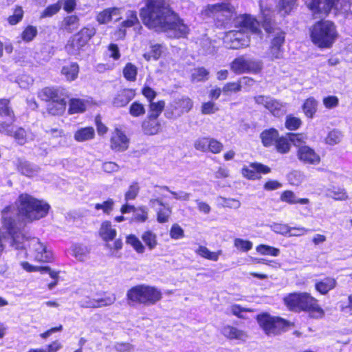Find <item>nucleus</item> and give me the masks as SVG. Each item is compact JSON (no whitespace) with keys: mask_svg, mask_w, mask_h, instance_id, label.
I'll return each instance as SVG.
<instances>
[{"mask_svg":"<svg viewBox=\"0 0 352 352\" xmlns=\"http://www.w3.org/2000/svg\"><path fill=\"white\" fill-rule=\"evenodd\" d=\"M140 15L148 28L168 34L171 38H186L190 34L189 26L166 0H146Z\"/></svg>","mask_w":352,"mask_h":352,"instance_id":"obj_1","label":"nucleus"},{"mask_svg":"<svg viewBox=\"0 0 352 352\" xmlns=\"http://www.w3.org/2000/svg\"><path fill=\"white\" fill-rule=\"evenodd\" d=\"M38 99L46 104V113L50 116H63L67 109L69 95L64 87L45 86L36 92Z\"/></svg>","mask_w":352,"mask_h":352,"instance_id":"obj_2","label":"nucleus"},{"mask_svg":"<svg viewBox=\"0 0 352 352\" xmlns=\"http://www.w3.org/2000/svg\"><path fill=\"white\" fill-rule=\"evenodd\" d=\"M15 204L18 214L28 223L45 217L51 208L50 205L43 199H37L26 192L21 193Z\"/></svg>","mask_w":352,"mask_h":352,"instance_id":"obj_3","label":"nucleus"},{"mask_svg":"<svg viewBox=\"0 0 352 352\" xmlns=\"http://www.w3.org/2000/svg\"><path fill=\"white\" fill-rule=\"evenodd\" d=\"M312 43L319 49H330L339 37L336 23L329 19H321L309 28Z\"/></svg>","mask_w":352,"mask_h":352,"instance_id":"obj_4","label":"nucleus"},{"mask_svg":"<svg viewBox=\"0 0 352 352\" xmlns=\"http://www.w3.org/2000/svg\"><path fill=\"white\" fill-rule=\"evenodd\" d=\"M163 294L157 287L144 283L137 284L130 287L126 294L129 305H154L160 301Z\"/></svg>","mask_w":352,"mask_h":352,"instance_id":"obj_5","label":"nucleus"},{"mask_svg":"<svg viewBox=\"0 0 352 352\" xmlns=\"http://www.w3.org/2000/svg\"><path fill=\"white\" fill-rule=\"evenodd\" d=\"M255 320L264 334L269 337L280 336L294 325V322L267 311L258 314Z\"/></svg>","mask_w":352,"mask_h":352,"instance_id":"obj_6","label":"nucleus"},{"mask_svg":"<svg viewBox=\"0 0 352 352\" xmlns=\"http://www.w3.org/2000/svg\"><path fill=\"white\" fill-rule=\"evenodd\" d=\"M352 0H308L307 8L316 16H328L333 10L336 14L347 13L351 10Z\"/></svg>","mask_w":352,"mask_h":352,"instance_id":"obj_7","label":"nucleus"},{"mask_svg":"<svg viewBox=\"0 0 352 352\" xmlns=\"http://www.w3.org/2000/svg\"><path fill=\"white\" fill-rule=\"evenodd\" d=\"M96 28L87 25L82 27L78 32L72 36L65 45L68 54L78 56L89 46L90 40L96 34Z\"/></svg>","mask_w":352,"mask_h":352,"instance_id":"obj_8","label":"nucleus"},{"mask_svg":"<svg viewBox=\"0 0 352 352\" xmlns=\"http://www.w3.org/2000/svg\"><path fill=\"white\" fill-rule=\"evenodd\" d=\"M234 8L228 3L221 2L214 4L206 5L201 11V14L208 18H216L218 25H223L226 21L230 20Z\"/></svg>","mask_w":352,"mask_h":352,"instance_id":"obj_9","label":"nucleus"},{"mask_svg":"<svg viewBox=\"0 0 352 352\" xmlns=\"http://www.w3.org/2000/svg\"><path fill=\"white\" fill-rule=\"evenodd\" d=\"M263 62L256 59H246L243 56L235 58L230 63V68L235 74H258L263 70Z\"/></svg>","mask_w":352,"mask_h":352,"instance_id":"obj_10","label":"nucleus"},{"mask_svg":"<svg viewBox=\"0 0 352 352\" xmlns=\"http://www.w3.org/2000/svg\"><path fill=\"white\" fill-rule=\"evenodd\" d=\"M0 221L6 233L14 241L15 237L21 232V221L14 213L13 206H6L1 210Z\"/></svg>","mask_w":352,"mask_h":352,"instance_id":"obj_11","label":"nucleus"},{"mask_svg":"<svg viewBox=\"0 0 352 352\" xmlns=\"http://www.w3.org/2000/svg\"><path fill=\"white\" fill-rule=\"evenodd\" d=\"M13 123H8L6 121L0 122V133L12 138L19 146H23L33 140L32 133L23 126H18L13 130Z\"/></svg>","mask_w":352,"mask_h":352,"instance_id":"obj_12","label":"nucleus"},{"mask_svg":"<svg viewBox=\"0 0 352 352\" xmlns=\"http://www.w3.org/2000/svg\"><path fill=\"white\" fill-rule=\"evenodd\" d=\"M194 148L202 153L219 154L223 150V144L217 139L210 136L198 138L193 144Z\"/></svg>","mask_w":352,"mask_h":352,"instance_id":"obj_13","label":"nucleus"},{"mask_svg":"<svg viewBox=\"0 0 352 352\" xmlns=\"http://www.w3.org/2000/svg\"><path fill=\"white\" fill-rule=\"evenodd\" d=\"M302 312L308 314L314 319H321L325 315V311L319 304V300L309 292H304Z\"/></svg>","mask_w":352,"mask_h":352,"instance_id":"obj_14","label":"nucleus"},{"mask_svg":"<svg viewBox=\"0 0 352 352\" xmlns=\"http://www.w3.org/2000/svg\"><path fill=\"white\" fill-rule=\"evenodd\" d=\"M30 252L34 261L38 263H52L54 260V254L47 245L39 240H34L30 245Z\"/></svg>","mask_w":352,"mask_h":352,"instance_id":"obj_15","label":"nucleus"},{"mask_svg":"<svg viewBox=\"0 0 352 352\" xmlns=\"http://www.w3.org/2000/svg\"><path fill=\"white\" fill-rule=\"evenodd\" d=\"M193 107V101L188 96L175 98L170 104L166 114L167 118L179 117L188 113Z\"/></svg>","mask_w":352,"mask_h":352,"instance_id":"obj_16","label":"nucleus"},{"mask_svg":"<svg viewBox=\"0 0 352 352\" xmlns=\"http://www.w3.org/2000/svg\"><path fill=\"white\" fill-rule=\"evenodd\" d=\"M260 26L261 23L256 17L249 14H243L241 15L240 20L236 25V27L239 31L243 33L250 32L261 38L263 34Z\"/></svg>","mask_w":352,"mask_h":352,"instance_id":"obj_17","label":"nucleus"},{"mask_svg":"<svg viewBox=\"0 0 352 352\" xmlns=\"http://www.w3.org/2000/svg\"><path fill=\"white\" fill-rule=\"evenodd\" d=\"M110 148L116 153L126 151L130 144V140L121 129L116 128L112 131L109 140Z\"/></svg>","mask_w":352,"mask_h":352,"instance_id":"obj_18","label":"nucleus"},{"mask_svg":"<svg viewBox=\"0 0 352 352\" xmlns=\"http://www.w3.org/2000/svg\"><path fill=\"white\" fill-rule=\"evenodd\" d=\"M270 172V167L260 162H251L248 166H244L241 170L242 175L248 180L260 179L261 175Z\"/></svg>","mask_w":352,"mask_h":352,"instance_id":"obj_19","label":"nucleus"},{"mask_svg":"<svg viewBox=\"0 0 352 352\" xmlns=\"http://www.w3.org/2000/svg\"><path fill=\"white\" fill-rule=\"evenodd\" d=\"M298 160L304 164L318 165L321 162L320 155L308 145L299 146L296 151Z\"/></svg>","mask_w":352,"mask_h":352,"instance_id":"obj_20","label":"nucleus"},{"mask_svg":"<svg viewBox=\"0 0 352 352\" xmlns=\"http://www.w3.org/2000/svg\"><path fill=\"white\" fill-rule=\"evenodd\" d=\"M226 42L229 48L239 50L250 45V38L239 30H230L226 34Z\"/></svg>","mask_w":352,"mask_h":352,"instance_id":"obj_21","label":"nucleus"},{"mask_svg":"<svg viewBox=\"0 0 352 352\" xmlns=\"http://www.w3.org/2000/svg\"><path fill=\"white\" fill-rule=\"evenodd\" d=\"M303 298L304 292H292L284 297L283 302L290 311L300 313L302 309Z\"/></svg>","mask_w":352,"mask_h":352,"instance_id":"obj_22","label":"nucleus"},{"mask_svg":"<svg viewBox=\"0 0 352 352\" xmlns=\"http://www.w3.org/2000/svg\"><path fill=\"white\" fill-rule=\"evenodd\" d=\"M136 96V91L132 88H123L119 90L112 100L115 107H126Z\"/></svg>","mask_w":352,"mask_h":352,"instance_id":"obj_23","label":"nucleus"},{"mask_svg":"<svg viewBox=\"0 0 352 352\" xmlns=\"http://www.w3.org/2000/svg\"><path fill=\"white\" fill-rule=\"evenodd\" d=\"M285 41V32L283 30H280L271 41L269 53L272 59H278L282 57L283 53V46Z\"/></svg>","mask_w":352,"mask_h":352,"instance_id":"obj_24","label":"nucleus"},{"mask_svg":"<svg viewBox=\"0 0 352 352\" xmlns=\"http://www.w3.org/2000/svg\"><path fill=\"white\" fill-rule=\"evenodd\" d=\"M114 302V298L110 297L95 298L89 296H84L80 305L83 308H98L101 307L109 306Z\"/></svg>","mask_w":352,"mask_h":352,"instance_id":"obj_25","label":"nucleus"},{"mask_svg":"<svg viewBox=\"0 0 352 352\" xmlns=\"http://www.w3.org/2000/svg\"><path fill=\"white\" fill-rule=\"evenodd\" d=\"M142 131L144 135H154L162 131V124L158 118L146 116L141 123Z\"/></svg>","mask_w":352,"mask_h":352,"instance_id":"obj_26","label":"nucleus"},{"mask_svg":"<svg viewBox=\"0 0 352 352\" xmlns=\"http://www.w3.org/2000/svg\"><path fill=\"white\" fill-rule=\"evenodd\" d=\"M337 286L336 278L333 276H325L316 280L314 284L315 290L320 295L325 296Z\"/></svg>","mask_w":352,"mask_h":352,"instance_id":"obj_27","label":"nucleus"},{"mask_svg":"<svg viewBox=\"0 0 352 352\" xmlns=\"http://www.w3.org/2000/svg\"><path fill=\"white\" fill-rule=\"evenodd\" d=\"M80 66L78 63L73 61H64L60 69V74L64 76L66 81L72 82L78 78Z\"/></svg>","mask_w":352,"mask_h":352,"instance_id":"obj_28","label":"nucleus"},{"mask_svg":"<svg viewBox=\"0 0 352 352\" xmlns=\"http://www.w3.org/2000/svg\"><path fill=\"white\" fill-rule=\"evenodd\" d=\"M0 117L8 120L10 122H7L8 123H14L16 121V116L8 98H0Z\"/></svg>","mask_w":352,"mask_h":352,"instance_id":"obj_29","label":"nucleus"},{"mask_svg":"<svg viewBox=\"0 0 352 352\" xmlns=\"http://www.w3.org/2000/svg\"><path fill=\"white\" fill-rule=\"evenodd\" d=\"M98 234L104 242L108 243L115 239L117 235V231L113 228L111 222L107 220L101 223Z\"/></svg>","mask_w":352,"mask_h":352,"instance_id":"obj_30","label":"nucleus"},{"mask_svg":"<svg viewBox=\"0 0 352 352\" xmlns=\"http://www.w3.org/2000/svg\"><path fill=\"white\" fill-rule=\"evenodd\" d=\"M151 203L157 204L161 206L156 214L157 222L160 223L168 222L172 213L171 208L166 205L160 198L151 199Z\"/></svg>","mask_w":352,"mask_h":352,"instance_id":"obj_31","label":"nucleus"},{"mask_svg":"<svg viewBox=\"0 0 352 352\" xmlns=\"http://www.w3.org/2000/svg\"><path fill=\"white\" fill-rule=\"evenodd\" d=\"M221 333L228 340H244L248 337L245 331L230 324L225 325L222 328Z\"/></svg>","mask_w":352,"mask_h":352,"instance_id":"obj_32","label":"nucleus"},{"mask_svg":"<svg viewBox=\"0 0 352 352\" xmlns=\"http://www.w3.org/2000/svg\"><path fill=\"white\" fill-rule=\"evenodd\" d=\"M318 101L313 96H309L304 100L301 108L307 119H313L315 117L318 111Z\"/></svg>","mask_w":352,"mask_h":352,"instance_id":"obj_33","label":"nucleus"},{"mask_svg":"<svg viewBox=\"0 0 352 352\" xmlns=\"http://www.w3.org/2000/svg\"><path fill=\"white\" fill-rule=\"evenodd\" d=\"M16 170L21 175L28 177H32L35 175L36 169L30 162L19 158L15 164Z\"/></svg>","mask_w":352,"mask_h":352,"instance_id":"obj_34","label":"nucleus"},{"mask_svg":"<svg viewBox=\"0 0 352 352\" xmlns=\"http://www.w3.org/2000/svg\"><path fill=\"white\" fill-rule=\"evenodd\" d=\"M278 136V131L274 128L265 129L260 134L261 142L265 147L273 146Z\"/></svg>","mask_w":352,"mask_h":352,"instance_id":"obj_35","label":"nucleus"},{"mask_svg":"<svg viewBox=\"0 0 352 352\" xmlns=\"http://www.w3.org/2000/svg\"><path fill=\"white\" fill-rule=\"evenodd\" d=\"M96 133L93 126L80 127L74 134V140L78 142H83L93 140Z\"/></svg>","mask_w":352,"mask_h":352,"instance_id":"obj_36","label":"nucleus"},{"mask_svg":"<svg viewBox=\"0 0 352 352\" xmlns=\"http://www.w3.org/2000/svg\"><path fill=\"white\" fill-rule=\"evenodd\" d=\"M87 101L78 98H72L69 100L68 114L84 113L87 110Z\"/></svg>","mask_w":352,"mask_h":352,"instance_id":"obj_37","label":"nucleus"},{"mask_svg":"<svg viewBox=\"0 0 352 352\" xmlns=\"http://www.w3.org/2000/svg\"><path fill=\"white\" fill-rule=\"evenodd\" d=\"M79 21V18L76 14L66 16L61 22L60 29L72 33L78 28Z\"/></svg>","mask_w":352,"mask_h":352,"instance_id":"obj_38","label":"nucleus"},{"mask_svg":"<svg viewBox=\"0 0 352 352\" xmlns=\"http://www.w3.org/2000/svg\"><path fill=\"white\" fill-rule=\"evenodd\" d=\"M197 255L205 259L217 261L220 255L222 254V250H219L216 252L210 251L209 249L204 245H199L195 251Z\"/></svg>","mask_w":352,"mask_h":352,"instance_id":"obj_39","label":"nucleus"},{"mask_svg":"<svg viewBox=\"0 0 352 352\" xmlns=\"http://www.w3.org/2000/svg\"><path fill=\"white\" fill-rule=\"evenodd\" d=\"M280 200L283 202H286L289 204H309V199L307 198H300L297 199L294 192L292 190H285L280 195Z\"/></svg>","mask_w":352,"mask_h":352,"instance_id":"obj_40","label":"nucleus"},{"mask_svg":"<svg viewBox=\"0 0 352 352\" xmlns=\"http://www.w3.org/2000/svg\"><path fill=\"white\" fill-rule=\"evenodd\" d=\"M165 106L166 102L164 100L148 102V112L147 116L159 118L162 113L164 111Z\"/></svg>","mask_w":352,"mask_h":352,"instance_id":"obj_41","label":"nucleus"},{"mask_svg":"<svg viewBox=\"0 0 352 352\" xmlns=\"http://www.w3.org/2000/svg\"><path fill=\"white\" fill-rule=\"evenodd\" d=\"M37 34V28L33 25H28L23 28L19 37L24 43H29L34 40Z\"/></svg>","mask_w":352,"mask_h":352,"instance_id":"obj_42","label":"nucleus"},{"mask_svg":"<svg viewBox=\"0 0 352 352\" xmlns=\"http://www.w3.org/2000/svg\"><path fill=\"white\" fill-rule=\"evenodd\" d=\"M126 243L130 245L138 254H143L146 247L143 245L140 239L134 234H129L126 236Z\"/></svg>","mask_w":352,"mask_h":352,"instance_id":"obj_43","label":"nucleus"},{"mask_svg":"<svg viewBox=\"0 0 352 352\" xmlns=\"http://www.w3.org/2000/svg\"><path fill=\"white\" fill-rule=\"evenodd\" d=\"M119 9L116 7L108 8L98 12L96 21L99 24H107L112 20V15L118 12Z\"/></svg>","mask_w":352,"mask_h":352,"instance_id":"obj_44","label":"nucleus"},{"mask_svg":"<svg viewBox=\"0 0 352 352\" xmlns=\"http://www.w3.org/2000/svg\"><path fill=\"white\" fill-rule=\"evenodd\" d=\"M285 127L290 131L298 130L302 125L301 118L296 116L294 114L289 113L285 118Z\"/></svg>","mask_w":352,"mask_h":352,"instance_id":"obj_45","label":"nucleus"},{"mask_svg":"<svg viewBox=\"0 0 352 352\" xmlns=\"http://www.w3.org/2000/svg\"><path fill=\"white\" fill-rule=\"evenodd\" d=\"M24 16V10L21 6L16 5L12 9V14L9 15L6 21L10 25H15L22 21Z\"/></svg>","mask_w":352,"mask_h":352,"instance_id":"obj_46","label":"nucleus"},{"mask_svg":"<svg viewBox=\"0 0 352 352\" xmlns=\"http://www.w3.org/2000/svg\"><path fill=\"white\" fill-rule=\"evenodd\" d=\"M141 238L144 243L145 246L147 247L149 250L155 249L158 245L157 234L151 230H148L144 231L142 233Z\"/></svg>","mask_w":352,"mask_h":352,"instance_id":"obj_47","label":"nucleus"},{"mask_svg":"<svg viewBox=\"0 0 352 352\" xmlns=\"http://www.w3.org/2000/svg\"><path fill=\"white\" fill-rule=\"evenodd\" d=\"M129 113L133 118H140L145 115V105L139 100L133 101L129 107Z\"/></svg>","mask_w":352,"mask_h":352,"instance_id":"obj_48","label":"nucleus"},{"mask_svg":"<svg viewBox=\"0 0 352 352\" xmlns=\"http://www.w3.org/2000/svg\"><path fill=\"white\" fill-rule=\"evenodd\" d=\"M276 151L281 154H285L289 152L291 144L287 137L279 135L274 144Z\"/></svg>","mask_w":352,"mask_h":352,"instance_id":"obj_49","label":"nucleus"},{"mask_svg":"<svg viewBox=\"0 0 352 352\" xmlns=\"http://www.w3.org/2000/svg\"><path fill=\"white\" fill-rule=\"evenodd\" d=\"M122 74L128 82H135L138 76V67L131 63H127L123 67Z\"/></svg>","mask_w":352,"mask_h":352,"instance_id":"obj_50","label":"nucleus"},{"mask_svg":"<svg viewBox=\"0 0 352 352\" xmlns=\"http://www.w3.org/2000/svg\"><path fill=\"white\" fill-rule=\"evenodd\" d=\"M62 0H58L56 3L47 6L40 14L41 19L51 17L57 14L61 9Z\"/></svg>","mask_w":352,"mask_h":352,"instance_id":"obj_51","label":"nucleus"},{"mask_svg":"<svg viewBox=\"0 0 352 352\" xmlns=\"http://www.w3.org/2000/svg\"><path fill=\"white\" fill-rule=\"evenodd\" d=\"M115 201L112 198H108L102 203L94 204L96 210H102L104 214H110L113 210Z\"/></svg>","mask_w":352,"mask_h":352,"instance_id":"obj_52","label":"nucleus"},{"mask_svg":"<svg viewBox=\"0 0 352 352\" xmlns=\"http://www.w3.org/2000/svg\"><path fill=\"white\" fill-rule=\"evenodd\" d=\"M298 0H279L278 4V12L284 16L288 15L293 10Z\"/></svg>","mask_w":352,"mask_h":352,"instance_id":"obj_53","label":"nucleus"},{"mask_svg":"<svg viewBox=\"0 0 352 352\" xmlns=\"http://www.w3.org/2000/svg\"><path fill=\"white\" fill-rule=\"evenodd\" d=\"M162 53V45L157 43L151 45L150 52L144 54L143 57L147 61L151 59L157 60L161 57Z\"/></svg>","mask_w":352,"mask_h":352,"instance_id":"obj_54","label":"nucleus"},{"mask_svg":"<svg viewBox=\"0 0 352 352\" xmlns=\"http://www.w3.org/2000/svg\"><path fill=\"white\" fill-rule=\"evenodd\" d=\"M139 23L137 12L135 10H129L127 12L126 19L123 21L120 25L124 28H129Z\"/></svg>","mask_w":352,"mask_h":352,"instance_id":"obj_55","label":"nucleus"},{"mask_svg":"<svg viewBox=\"0 0 352 352\" xmlns=\"http://www.w3.org/2000/svg\"><path fill=\"white\" fill-rule=\"evenodd\" d=\"M265 109L269 110L274 116H278L283 109V104L276 99H270L265 104Z\"/></svg>","mask_w":352,"mask_h":352,"instance_id":"obj_56","label":"nucleus"},{"mask_svg":"<svg viewBox=\"0 0 352 352\" xmlns=\"http://www.w3.org/2000/svg\"><path fill=\"white\" fill-rule=\"evenodd\" d=\"M329 191L330 196L335 200L345 201L349 198L348 194L344 188L333 187Z\"/></svg>","mask_w":352,"mask_h":352,"instance_id":"obj_57","label":"nucleus"},{"mask_svg":"<svg viewBox=\"0 0 352 352\" xmlns=\"http://www.w3.org/2000/svg\"><path fill=\"white\" fill-rule=\"evenodd\" d=\"M256 251L262 255H270L276 256L279 254L278 248L272 247L265 244H260L256 247Z\"/></svg>","mask_w":352,"mask_h":352,"instance_id":"obj_58","label":"nucleus"},{"mask_svg":"<svg viewBox=\"0 0 352 352\" xmlns=\"http://www.w3.org/2000/svg\"><path fill=\"white\" fill-rule=\"evenodd\" d=\"M241 90L242 85L239 79L236 82H228L226 83L222 88V91L225 94L238 93Z\"/></svg>","mask_w":352,"mask_h":352,"instance_id":"obj_59","label":"nucleus"},{"mask_svg":"<svg viewBox=\"0 0 352 352\" xmlns=\"http://www.w3.org/2000/svg\"><path fill=\"white\" fill-rule=\"evenodd\" d=\"M140 191L139 184L133 182L128 188L124 193V199L126 201L133 200L136 198Z\"/></svg>","mask_w":352,"mask_h":352,"instance_id":"obj_60","label":"nucleus"},{"mask_svg":"<svg viewBox=\"0 0 352 352\" xmlns=\"http://www.w3.org/2000/svg\"><path fill=\"white\" fill-rule=\"evenodd\" d=\"M209 72L204 67H199L195 69V72L192 74V80L200 82L208 80Z\"/></svg>","mask_w":352,"mask_h":352,"instance_id":"obj_61","label":"nucleus"},{"mask_svg":"<svg viewBox=\"0 0 352 352\" xmlns=\"http://www.w3.org/2000/svg\"><path fill=\"white\" fill-rule=\"evenodd\" d=\"M287 137L288 138L289 142H292L298 148L300 146L305 145V137L302 133L289 132L287 133Z\"/></svg>","mask_w":352,"mask_h":352,"instance_id":"obj_62","label":"nucleus"},{"mask_svg":"<svg viewBox=\"0 0 352 352\" xmlns=\"http://www.w3.org/2000/svg\"><path fill=\"white\" fill-rule=\"evenodd\" d=\"M234 247L241 252H248L252 248V243L249 240L236 238L234 240Z\"/></svg>","mask_w":352,"mask_h":352,"instance_id":"obj_63","label":"nucleus"},{"mask_svg":"<svg viewBox=\"0 0 352 352\" xmlns=\"http://www.w3.org/2000/svg\"><path fill=\"white\" fill-rule=\"evenodd\" d=\"M133 220L138 223H144L148 219V210L144 206L136 208Z\"/></svg>","mask_w":352,"mask_h":352,"instance_id":"obj_64","label":"nucleus"}]
</instances>
